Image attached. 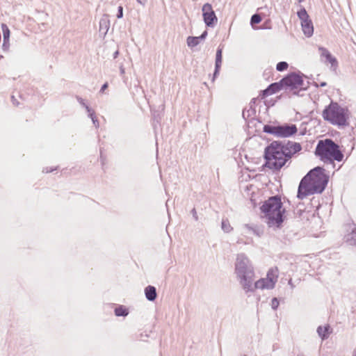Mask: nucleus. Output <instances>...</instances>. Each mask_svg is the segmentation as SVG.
<instances>
[{
    "mask_svg": "<svg viewBox=\"0 0 356 356\" xmlns=\"http://www.w3.org/2000/svg\"><path fill=\"white\" fill-rule=\"evenodd\" d=\"M243 356H247L246 355H244Z\"/></svg>",
    "mask_w": 356,
    "mask_h": 356,
    "instance_id": "nucleus-49",
    "label": "nucleus"
},
{
    "mask_svg": "<svg viewBox=\"0 0 356 356\" xmlns=\"http://www.w3.org/2000/svg\"><path fill=\"white\" fill-rule=\"evenodd\" d=\"M1 29L3 32V40H9L10 36V31L6 24H1Z\"/></svg>",
    "mask_w": 356,
    "mask_h": 356,
    "instance_id": "nucleus-27",
    "label": "nucleus"
},
{
    "mask_svg": "<svg viewBox=\"0 0 356 356\" xmlns=\"http://www.w3.org/2000/svg\"><path fill=\"white\" fill-rule=\"evenodd\" d=\"M283 89L281 80L278 82H274L270 83L266 89L261 90L259 97L261 99H264L269 95L275 94Z\"/></svg>",
    "mask_w": 356,
    "mask_h": 356,
    "instance_id": "nucleus-12",
    "label": "nucleus"
},
{
    "mask_svg": "<svg viewBox=\"0 0 356 356\" xmlns=\"http://www.w3.org/2000/svg\"><path fill=\"white\" fill-rule=\"evenodd\" d=\"M207 35H208V32H207V30H205V31H204L202 33V34H201L200 36H198V38H199V39L200 40V41H202V40H204L206 39V38H207Z\"/></svg>",
    "mask_w": 356,
    "mask_h": 356,
    "instance_id": "nucleus-35",
    "label": "nucleus"
},
{
    "mask_svg": "<svg viewBox=\"0 0 356 356\" xmlns=\"http://www.w3.org/2000/svg\"><path fill=\"white\" fill-rule=\"evenodd\" d=\"M298 132V128L296 124L290 123H284L278 124V134L280 138H289L294 136Z\"/></svg>",
    "mask_w": 356,
    "mask_h": 356,
    "instance_id": "nucleus-11",
    "label": "nucleus"
},
{
    "mask_svg": "<svg viewBox=\"0 0 356 356\" xmlns=\"http://www.w3.org/2000/svg\"><path fill=\"white\" fill-rule=\"evenodd\" d=\"M108 87V83L107 82L104 83L100 89V92H104L105 90H106Z\"/></svg>",
    "mask_w": 356,
    "mask_h": 356,
    "instance_id": "nucleus-38",
    "label": "nucleus"
},
{
    "mask_svg": "<svg viewBox=\"0 0 356 356\" xmlns=\"http://www.w3.org/2000/svg\"><path fill=\"white\" fill-rule=\"evenodd\" d=\"M263 131L277 137L278 125L265 124L263 127Z\"/></svg>",
    "mask_w": 356,
    "mask_h": 356,
    "instance_id": "nucleus-20",
    "label": "nucleus"
},
{
    "mask_svg": "<svg viewBox=\"0 0 356 356\" xmlns=\"http://www.w3.org/2000/svg\"><path fill=\"white\" fill-rule=\"evenodd\" d=\"M257 102V98H253L251 99L250 103V109L245 110L244 109L242 113L243 118L244 119L248 118L252 115H255L256 114V109L254 108V105Z\"/></svg>",
    "mask_w": 356,
    "mask_h": 356,
    "instance_id": "nucleus-19",
    "label": "nucleus"
},
{
    "mask_svg": "<svg viewBox=\"0 0 356 356\" xmlns=\"http://www.w3.org/2000/svg\"><path fill=\"white\" fill-rule=\"evenodd\" d=\"M348 242L350 245L356 246V226L352 229L351 232L348 235Z\"/></svg>",
    "mask_w": 356,
    "mask_h": 356,
    "instance_id": "nucleus-26",
    "label": "nucleus"
},
{
    "mask_svg": "<svg viewBox=\"0 0 356 356\" xmlns=\"http://www.w3.org/2000/svg\"><path fill=\"white\" fill-rule=\"evenodd\" d=\"M222 49L219 47L217 49L216 54V60H215V69L213 74L212 81H214L215 79L218 77L220 73V70L222 65Z\"/></svg>",
    "mask_w": 356,
    "mask_h": 356,
    "instance_id": "nucleus-14",
    "label": "nucleus"
},
{
    "mask_svg": "<svg viewBox=\"0 0 356 356\" xmlns=\"http://www.w3.org/2000/svg\"><path fill=\"white\" fill-rule=\"evenodd\" d=\"M11 101L13 104L15 106H18L19 104V102L15 99V97L13 95L11 97Z\"/></svg>",
    "mask_w": 356,
    "mask_h": 356,
    "instance_id": "nucleus-41",
    "label": "nucleus"
},
{
    "mask_svg": "<svg viewBox=\"0 0 356 356\" xmlns=\"http://www.w3.org/2000/svg\"><path fill=\"white\" fill-rule=\"evenodd\" d=\"M110 27V20L108 19V15H104L100 20H99V33L100 34L103 35L104 37L109 29Z\"/></svg>",
    "mask_w": 356,
    "mask_h": 356,
    "instance_id": "nucleus-17",
    "label": "nucleus"
},
{
    "mask_svg": "<svg viewBox=\"0 0 356 356\" xmlns=\"http://www.w3.org/2000/svg\"><path fill=\"white\" fill-rule=\"evenodd\" d=\"M262 19L259 14H254L250 19V24L254 28V24H258L261 22Z\"/></svg>",
    "mask_w": 356,
    "mask_h": 356,
    "instance_id": "nucleus-28",
    "label": "nucleus"
},
{
    "mask_svg": "<svg viewBox=\"0 0 356 356\" xmlns=\"http://www.w3.org/2000/svg\"><path fill=\"white\" fill-rule=\"evenodd\" d=\"M302 31L307 38L311 37L314 33V26L311 19L301 22Z\"/></svg>",
    "mask_w": 356,
    "mask_h": 356,
    "instance_id": "nucleus-16",
    "label": "nucleus"
},
{
    "mask_svg": "<svg viewBox=\"0 0 356 356\" xmlns=\"http://www.w3.org/2000/svg\"><path fill=\"white\" fill-rule=\"evenodd\" d=\"M293 94H294V95H298V92H297V91H294V92H293Z\"/></svg>",
    "mask_w": 356,
    "mask_h": 356,
    "instance_id": "nucleus-46",
    "label": "nucleus"
},
{
    "mask_svg": "<svg viewBox=\"0 0 356 356\" xmlns=\"http://www.w3.org/2000/svg\"><path fill=\"white\" fill-rule=\"evenodd\" d=\"M318 51L321 54V58H324L325 60H324L326 63H330L332 67L334 69L337 67L338 62L337 58L332 55V54L323 47H318Z\"/></svg>",
    "mask_w": 356,
    "mask_h": 356,
    "instance_id": "nucleus-13",
    "label": "nucleus"
},
{
    "mask_svg": "<svg viewBox=\"0 0 356 356\" xmlns=\"http://www.w3.org/2000/svg\"><path fill=\"white\" fill-rule=\"evenodd\" d=\"M299 143L291 140H274L264 149L263 168L280 171L293 156L302 150Z\"/></svg>",
    "mask_w": 356,
    "mask_h": 356,
    "instance_id": "nucleus-1",
    "label": "nucleus"
},
{
    "mask_svg": "<svg viewBox=\"0 0 356 356\" xmlns=\"http://www.w3.org/2000/svg\"><path fill=\"white\" fill-rule=\"evenodd\" d=\"M280 305V301L277 298H273L271 300V308L273 310H277Z\"/></svg>",
    "mask_w": 356,
    "mask_h": 356,
    "instance_id": "nucleus-31",
    "label": "nucleus"
},
{
    "mask_svg": "<svg viewBox=\"0 0 356 356\" xmlns=\"http://www.w3.org/2000/svg\"><path fill=\"white\" fill-rule=\"evenodd\" d=\"M278 279V268L277 267L270 268L268 272L266 277L260 278L254 284H252V290L250 293H253L257 289H273L275 288Z\"/></svg>",
    "mask_w": 356,
    "mask_h": 356,
    "instance_id": "nucleus-7",
    "label": "nucleus"
},
{
    "mask_svg": "<svg viewBox=\"0 0 356 356\" xmlns=\"http://www.w3.org/2000/svg\"><path fill=\"white\" fill-rule=\"evenodd\" d=\"M191 213L192 214V216H193V218L195 219V220L197 221L198 220V216H197V214L196 209L195 208H193L191 210Z\"/></svg>",
    "mask_w": 356,
    "mask_h": 356,
    "instance_id": "nucleus-37",
    "label": "nucleus"
},
{
    "mask_svg": "<svg viewBox=\"0 0 356 356\" xmlns=\"http://www.w3.org/2000/svg\"><path fill=\"white\" fill-rule=\"evenodd\" d=\"M315 155L326 163H334V161H341L344 155L339 145L331 138L321 140L315 149Z\"/></svg>",
    "mask_w": 356,
    "mask_h": 356,
    "instance_id": "nucleus-5",
    "label": "nucleus"
},
{
    "mask_svg": "<svg viewBox=\"0 0 356 356\" xmlns=\"http://www.w3.org/2000/svg\"><path fill=\"white\" fill-rule=\"evenodd\" d=\"M100 160H101V163H102V166H104L105 165V163H106V156H104L102 153L101 152L100 154Z\"/></svg>",
    "mask_w": 356,
    "mask_h": 356,
    "instance_id": "nucleus-39",
    "label": "nucleus"
},
{
    "mask_svg": "<svg viewBox=\"0 0 356 356\" xmlns=\"http://www.w3.org/2000/svg\"><path fill=\"white\" fill-rule=\"evenodd\" d=\"M312 172L307 174L301 179L298 189L297 197L299 200H303L306 197L315 194L312 184L309 179Z\"/></svg>",
    "mask_w": 356,
    "mask_h": 356,
    "instance_id": "nucleus-9",
    "label": "nucleus"
},
{
    "mask_svg": "<svg viewBox=\"0 0 356 356\" xmlns=\"http://www.w3.org/2000/svg\"><path fill=\"white\" fill-rule=\"evenodd\" d=\"M221 229L225 233H229L233 230L229 221L227 218H222L221 222Z\"/></svg>",
    "mask_w": 356,
    "mask_h": 356,
    "instance_id": "nucleus-25",
    "label": "nucleus"
},
{
    "mask_svg": "<svg viewBox=\"0 0 356 356\" xmlns=\"http://www.w3.org/2000/svg\"><path fill=\"white\" fill-rule=\"evenodd\" d=\"M309 178L315 194H321L325 189L329 176L325 173V170L321 166H316L309 170L308 172H312Z\"/></svg>",
    "mask_w": 356,
    "mask_h": 356,
    "instance_id": "nucleus-6",
    "label": "nucleus"
},
{
    "mask_svg": "<svg viewBox=\"0 0 356 356\" xmlns=\"http://www.w3.org/2000/svg\"><path fill=\"white\" fill-rule=\"evenodd\" d=\"M260 210L269 227L280 229L283 227V222L286 220V209L283 208L280 195H275L268 197L263 202Z\"/></svg>",
    "mask_w": 356,
    "mask_h": 356,
    "instance_id": "nucleus-2",
    "label": "nucleus"
},
{
    "mask_svg": "<svg viewBox=\"0 0 356 356\" xmlns=\"http://www.w3.org/2000/svg\"><path fill=\"white\" fill-rule=\"evenodd\" d=\"M289 67V64L285 61H280L276 65V70L279 72H283L286 70Z\"/></svg>",
    "mask_w": 356,
    "mask_h": 356,
    "instance_id": "nucleus-29",
    "label": "nucleus"
},
{
    "mask_svg": "<svg viewBox=\"0 0 356 356\" xmlns=\"http://www.w3.org/2000/svg\"><path fill=\"white\" fill-rule=\"evenodd\" d=\"M350 111L346 106H341L338 102L331 100L323 112L322 117L332 125L345 127L349 125Z\"/></svg>",
    "mask_w": 356,
    "mask_h": 356,
    "instance_id": "nucleus-4",
    "label": "nucleus"
},
{
    "mask_svg": "<svg viewBox=\"0 0 356 356\" xmlns=\"http://www.w3.org/2000/svg\"><path fill=\"white\" fill-rule=\"evenodd\" d=\"M136 1L143 6H145L147 2V0H136Z\"/></svg>",
    "mask_w": 356,
    "mask_h": 356,
    "instance_id": "nucleus-42",
    "label": "nucleus"
},
{
    "mask_svg": "<svg viewBox=\"0 0 356 356\" xmlns=\"http://www.w3.org/2000/svg\"><path fill=\"white\" fill-rule=\"evenodd\" d=\"M120 71L121 74H124L125 73L124 68L122 66L120 67Z\"/></svg>",
    "mask_w": 356,
    "mask_h": 356,
    "instance_id": "nucleus-43",
    "label": "nucleus"
},
{
    "mask_svg": "<svg viewBox=\"0 0 356 356\" xmlns=\"http://www.w3.org/2000/svg\"><path fill=\"white\" fill-rule=\"evenodd\" d=\"M119 55V51H115L114 53H113V58H116Z\"/></svg>",
    "mask_w": 356,
    "mask_h": 356,
    "instance_id": "nucleus-44",
    "label": "nucleus"
},
{
    "mask_svg": "<svg viewBox=\"0 0 356 356\" xmlns=\"http://www.w3.org/2000/svg\"><path fill=\"white\" fill-rule=\"evenodd\" d=\"M114 313L116 316L125 317L129 314V311L124 306L119 305L115 308Z\"/></svg>",
    "mask_w": 356,
    "mask_h": 356,
    "instance_id": "nucleus-21",
    "label": "nucleus"
},
{
    "mask_svg": "<svg viewBox=\"0 0 356 356\" xmlns=\"http://www.w3.org/2000/svg\"><path fill=\"white\" fill-rule=\"evenodd\" d=\"M297 356H305L303 354H298Z\"/></svg>",
    "mask_w": 356,
    "mask_h": 356,
    "instance_id": "nucleus-48",
    "label": "nucleus"
},
{
    "mask_svg": "<svg viewBox=\"0 0 356 356\" xmlns=\"http://www.w3.org/2000/svg\"><path fill=\"white\" fill-rule=\"evenodd\" d=\"M76 99L77 101L79 102V103L86 108V110L87 111V107H90L88 104H86L84 99L83 98H81V97L79 96H76Z\"/></svg>",
    "mask_w": 356,
    "mask_h": 356,
    "instance_id": "nucleus-32",
    "label": "nucleus"
},
{
    "mask_svg": "<svg viewBox=\"0 0 356 356\" xmlns=\"http://www.w3.org/2000/svg\"><path fill=\"white\" fill-rule=\"evenodd\" d=\"M297 15L301 22L310 19L305 7L300 6L299 10L297 12Z\"/></svg>",
    "mask_w": 356,
    "mask_h": 356,
    "instance_id": "nucleus-23",
    "label": "nucleus"
},
{
    "mask_svg": "<svg viewBox=\"0 0 356 356\" xmlns=\"http://www.w3.org/2000/svg\"><path fill=\"white\" fill-rule=\"evenodd\" d=\"M235 273L239 283L245 293L252 290V284L254 279L252 265L244 253L238 254L235 262Z\"/></svg>",
    "mask_w": 356,
    "mask_h": 356,
    "instance_id": "nucleus-3",
    "label": "nucleus"
},
{
    "mask_svg": "<svg viewBox=\"0 0 356 356\" xmlns=\"http://www.w3.org/2000/svg\"><path fill=\"white\" fill-rule=\"evenodd\" d=\"M87 112L88 113V117L92 120L94 126L96 128H98L99 127V122L97 118L96 117L95 111L92 110L90 107H87Z\"/></svg>",
    "mask_w": 356,
    "mask_h": 356,
    "instance_id": "nucleus-22",
    "label": "nucleus"
},
{
    "mask_svg": "<svg viewBox=\"0 0 356 356\" xmlns=\"http://www.w3.org/2000/svg\"><path fill=\"white\" fill-rule=\"evenodd\" d=\"M204 22L207 27L213 28L218 22V17L211 3H206L202 8Z\"/></svg>",
    "mask_w": 356,
    "mask_h": 356,
    "instance_id": "nucleus-10",
    "label": "nucleus"
},
{
    "mask_svg": "<svg viewBox=\"0 0 356 356\" xmlns=\"http://www.w3.org/2000/svg\"><path fill=\"white\" fill-rule=\"evenodd\" d=\"M332 328L329 324L324 326L319 325L316 329V332L318 337L323 340L328 339L330 335L332 333Z\"/></svg>",
    "mask_w": 356,
    "mask_h": 356,
    "instance_id": "nucleus-15",
    "label": "nucleus"
},
{
    "mask_svg": "<svg viewBox=\"0 0 356 356\" xmlns=\"http://www.w3.org/2000/svg\"><path fill=\"white\" fill-rule=\"evenodd\" d=\"M313 85L316 87V88H319V87H325L327 86V83L325 81H322L319 84H318L316 82H313Z\"/></svg>",
    "mask_w": 356,
    "mask_h": 356,
    "instance_id": "nucleus-36",
    "label": "nucleus"
},
{
    "mask_svg": "<svg viewBox=\"0 0 356 356\" xmlns=\"http://www.w3.org/2000/svg\"><path fill=\"white\" fill-rule=\"evenodd\" d=\"M116 17L118 19H121L123 17V7L122 6H118Z\"/></svg>",
    "mask_w": 356,
    "mask_h": 356,
    "instance_id": "nucleus-33",
    "label": "nucleus"
},
{
    "mask_svg": "<svg viewBox=\"0 0 356 356\" xmlns=\"http://www.w3.org/2000/svg\"><path fill=\"white\" fill-rule=\"evenodd\" d=\"M161 120V115L160 113L157 111H154L153 113V126L155 128L156 127V123L159 124Z\"/></svg>",
    "mask_w": 356,
    "mask_h": 356,
    "instance_id": "nucleus-30",
    "label": "nucleus"
},
{
    "mask_svg": "<svg viewBox=\"0 0 356 356\" xmlns=\"http://www.w3.org/2000/svg\"><path fill=\"white\" fill-rule=\"evenodd\" d=\"M304 1H305V0H298V3H302V2H303Z\"/></svg>",
    "mask_w": 356,
    "mask_h": 356,
    "instance_id": "nucleus-47",
    "label": "nucleus"
},
{
    "mask_svg": "<svg viewBox=\"0 0 356 356\" xmlns=\"http://www.w3.org/2000/svg\"><path fill=\"white\" fill-rule=\"evenodd\" d=\"M281 83L283 89H289L290 90H294L299 88L301 90H306L309 84V81H307V84L305 86L302 79V75L296 72H291L284 76L281 79Z\"/></svg>",
    "mask_w": 356,
    "mask_h": 356,
    "instance_id": "nucleus-8",
    "label": "nucleus"
},
{
    "mask_svg": "<svg viewBox=\"0 0 356 356\" xmlns=\"http://www.w3.org/2000/svg\"><path fill=\"white\" fill-rule=\"evenodd\" d=\"M145 295L147 300L150 302L154 301L157 298V292L155 286L148 285L145 288Z\"/></svg>",
    "mask_w": 356,
    "mask_h": 356,
    "instance_id": "nucleus-18",
    "label": "nucleus"
},
{
    "mask_svg": "<svg viewBox=\"0 0 356 356\" xmlns=\"http://www.w3.org/2000/svg\"><path fill=\"white\" fill-rule=\"evenodd\" d=\"M305 131H301V132L300 133V135L303 136V135H305Z\"/></svg>",
    "mask_w": 356,
    "mask_h": 356,
    "instance_id": "nucleus-45",
    "label": "nucleus"
},
{
    "mask_svg": "<svg viewBox=\"0 0 356 356\" xmlns=\"http://www.w3.org/2000/svg\"><path fill=\"white\" fill-rule=\"evenodd\" d=\"M56 169H57V168H46L45 169H43L42 172L48 173V172H51L56 170Z\"/></svg>",
    "mask_w": 356,
    "mask_h": 356,
    "instance_id": "nucleus-40",
    "label": "nucleus"
},
{
    "mask_svg": "<svg viewBox=\"0 0 356 356\" xmlns=\"http://www.w3.org/2000/svg\"><path fill=\"white\" fill-rule=\"evenodd\" d=\"M186 42L189 47L193 48L200 44V40L196 36H188L186 39Z\"/></svg>",
    "mask_w": 356,
    "mask_h": 356,
    "instance_id": "nucleus-24",
    "label": "nucleus"
},
{
    "mask_svg": "<svg viewBox=\"0 0 356 356\" xmlns=\"http://www.w3.org/2000/svg\"><path fill=\"white\" fill-rule=\"evenodd\" d=\"M10 47V41L3 40V44H2V49L5 51H8Z\"/></svg>",
    "mask_w": 356,
    "mask_h": 356,
    "instance_id": "nucleus-34",
    "label": "nucleus"
}]
</instances>
